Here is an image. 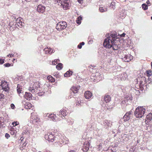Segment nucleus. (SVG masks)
Segmentation results:
<instances>
[{
    "label": "nucleus",
    "instance_id": "1",
    "mask_svg": "<svg viewBox=\"0 0 152 152\" xmlns=\"http://www.w3.org/2000/svg\"><path fill=\"white\" fill-rule=\"evenodd\" d=\"M117 36L116 32H114L107 34V38L105 39L103 45L104 47L108 48H112L114 50H117L118 49L116 42Z\"/></svg>",
    "mask_w": 152,
    "mask_h": 152
},
{
    "label": "nucleus",
    "instance_id": "2",
    "mask_svg": "<svg viewBox=\"0 0 152 152\" xmlns=\"http://www.w3.org/2000/svg\"><path fill=\"white\" fill-rule=\"evenodd\" d=\"M145 110L143 107L139 106L136 108L134 115L137 118H142L145 114Z\"/></svg>",
    "mask_w": 152,
    "mask_h": 152
},
{
    "label": "nucleus",
    "instance_id": "3",
    "mask_svg": "<svg viewBox=\"0 0 152 152\" xmlns=\"http://www.w3.org/2000/svg\"><path fill=\"white\" fill-rule=\"evenodd\" d=\"M54 1L55 4L58 3V4L59 5V3H60L64 10L68 9L69 0H54Z\"/></svg>",
    "mask_w": 152,
    "mask_h": 152
},
{
    "label": "nucleus",
    "instance_id": "4",
    "mask_svg": "<svg viewBox=\"0 0 152 152\" xmlns=\"http://www.w3.org/2000/svg\"><path fill=\"white\" fill-rule=\"evenodd\" d=\"M67 26L66 22L62 21L58 22L56 25V28L58 31H60L65 29Z\"/></svg>",
    "mask_w": 152,
    "mask_h": 152
},
{
    "label": "nucleus",
    "instance_id": "5",
    "mask_svg": "<svg viewBox=\"0 0 152 152\" xmlns=\"http://www.w3.org/2000/svg\"><path fill=\"white\" fill-rule=\"evenodd\" d=\"M1 88L5 91H8L9 89L8 83L6 81L0 80V88Z\"/></svg>",
    "mask_w": 152,
    "mask_h": 152
},
{
    "label": "nucleus",
    "instance_id": "6",
    "mask_svg": "<svg viewBox=\"0 0 152 152\" xmlns=\"http://www.w3.org/2000/svg\"><path fill=\"white\" fill-rule=\"evenodd\" d=\"M54 136L53 135L49 132L47 133L45 136V138L46 140L52 142H54Z\"/></svg>",
    "mask_w": 152,
    "mask_h": 152
},
{
    "label": "nucleus",
    "instance_id": "7",
    "mask_svg": "<svg viewBox=\"0 0 152 152\" xmlns=\"http://www.w3.org/2000/svg\"><path fill=\"white\" fill-rule=\"evenodd\" d=\"M133 114L131 113L130 112L127 113L124 116L123 119L124 121H126L130 119L132 116Z\"/></svg>",
    "mask_w": 152,
    "mask_h": 152
},
{
    "label": "nucleus",
    "instance_id": "8",
    "mask_svg": "<svg viewBox=\"0 0 152 152\" xmlns=\"http://www.w3.org/2000/svg\"><path fill=\"white\" fill-rule=\"evenodd\" d=\"M133 58V56L131 55H129L128 56L125 55L124 57L122 58V59L124 61L126 62L130 61Z\"/></svg>",
    "mask_w": 152,
    "mask_h": 152
},
{
    "label": "nucleus",
    "instance_id": "9",
    "mask_svg": "<svg viewBox=\"0 0 152 152\" xmlns=\"http://www.w3.org/2000/svg\"><path fill=\"white\" fill-rule=\"evenodd\" d=\"M68 110L66 107H64L62 110H61L60 111V112L59 113V115L61 114L64 117L65 116H66L68 114V112H67Z\"/></svg>",
    "mask_w": 152,
    "mask_h": 152
},
{
    "label": "nucleus",
    "instance_id": "10",
    "mask_svg": "<svg viewBox=\"0 0 152 152\" xmlns=\"http://www.w3.org/2000/svg\"><path fill=\"white\" fill-rule=\"evenodd\" d=\"M80 87L79 86H73L71 88V90L73 94L72 93H71V95L73 94H75L77 93L78 90Z\"/></svg>",
    "mask_w": 152,
    "mask_h": 152
},
{
    "label": "nucleus",
    "instance_id": "11",
    "mask_svg": "<svg viewBox=\"0 0 152 152\" xmlns=\"http://www.w3.org/2000/svg\"><path fill=\"white\" fill-rule=\"evenodd\" d=\"M24 97L25 99L28 100L32 99V94L30 93L25 92Z\"/></svg>",
    "mask_w": 152,
    "mask_h": 152
},
{
    "label": "nucleus",
    "instance_id": "12",
    "mask_svg": "<svg viewBox=\"0 0 152 152\" xmlns=\"http://www.w3.org/2000/svg\"><path fill=\"white\" fill-rule=\"evenodd\" d=\"M92 96L91 93L89 91H86L84 94V96L87 99H89Z\"/></svg>",
    "mask_w": 152,
    "mask_h": 152
},
{
    "label": "nucleus",
    "instance_id": "13",
    "mask_svg": "<svg viewBox=\"0 0 152 152\" xmlns=\"http://www.w3.org/2000/svg\"><path fill=\"white\" fill-rule=\"evenodd\" d=\"M45 9V7L41 5H39L37 7V11L40 13H42Z\"/></svg>",
    "mask_w": 152,
    "mask_h": 152
},
{
    "label": "nucleus",
    "instance_id": "14",
    "mask_svg": "<svg viewBox=\"0 0 152 152\" xmlns=\"http://www.w3.org/2000/svg\"><path fill=\"white\" fill-rule=\"evenodd\" d=\"M45 53V54H51L53 53H54L53 50H52L50 48H45L44 50Z\"/></svg>",
    "mask_w": 152,
    "mask_h": 152
},
{
    "label": "nucleus",
    "instance_id": "15",
    "mask_svg": "<svg viewBox=\"0 0 152 152\" xmlns=\"http://www.w3.org/2000/svg\"><path fill=\"white\" fill-rule=\"evenodd\" d=\"M22 86H20V85L19 84H18L17 91L19 96H22L20 94V93L21 94L22 93Z\"/></svg>",
    "mask_w": 152,
    "mask_h": 152
},
{
    "label": "nucleus",
    "instance_id": "16",
    "mask_svg": "<svg viewBox=\"0 0 152 152\" xmlns=\"http://www.w3.org/2000/svg\"><path fill=\"white\" fill-rule=\"evenodd\" d=\"M54 142H62V141L61 140H62L61 137H60V135H57L54 137Z\"/></svg>",
    "mask_w": 152,
    "mask_h": 152
},
{
    "label": "nucleus",
    "instance_id": "17",
    "mask_svg": "<svg viewBox=\"0 0 152 152\" xmlns=\"http://www.w3.org/2000/svg\"><path fill=\"white\" fill-rule=\"evenodd\" d=\"M104 101L106 103L109 102L110 100V97L109 95H106L104 97Z\"/></svg>",
    "mask_w": 152,
    "mask_h": 152
},
{
    "label": "nucleus",
    "instance_id": "18",
    "mask_svg": "<svg viewBox=\"0 0 152 152\" xmlns=\"http://www.w3.org/2000/svg\"><path fill=\"white\" fill-rule=\"evenodd\" d=\"M24 104L25 106V108L26 109H30L32 107V104L28 102H26Z\"/></svg>",
    "mask_w": 152,
    "mask_h": 152
},
{
    "label": "nucleus",
    "instance_id": "19",
    "mask_svg": "<svg viewBox=\"0 0 152 152\" xmlns=\"http://www.w3.org/2000/svg\"><path fill=\"white\" fill-rule=\"evenodd\" d=\"M49 115L50 116H49V118L50 119V120L53 121H56V115L52 114H51L50 115Z\"/></svg>",
    "mask_w": 152,
    "mask_h": 152
},
{
    "label": "nucleus",
    "instance_id": "20",
    "mask_svg": "<svg viewBox=\"0 0 152 152\" xmlns=\"http://www.w3.org/2000/svg\"><path fill=\"white\" fill-rule=\"evenodd\" d=\"M110 121L108 120H105L104 121L103 124L107 127V126H110L111 124L110 123Z\"/></svg>",
    "mask_w": 152,
    "mask_h": 152
},
{
    "label": "nucleus",
    "instance_id": "21",
    "mask_svg": "<svg viewBox=\"0 0 152 152\" xmlns=\"http://www.w3.org/2000/svg\"><path fill=\"white\" fill-rule=\"evenodd\" d=\"M37 83H36L34 84V87H33V88H32L31 87H30L29 90L31 91V92L33 93L35 91V89H36V88L37 87L36 86V85Z\"/></svg>",
    "mask_w": 152,
    "mask_h": 152
},
{
    "label": "nucleus",
    "instance_id": "22",
    "mask_svg": "<svg viewBox=\"0 0 152 152\" xmlns=\"http://www.w3.org/2000/svg\"><path fill=\"white\" fill-rule=\"evenodd\" d=\"M47 79L49 80V81H50L51 82H54L55 81V79L52 76H49L47 77Z\"/></svg>",
    "mask_w": 152,
    "mask_h": 152
},
{
    "label": "nucleus",
    "instance_id": "23",
    "mask_svg": "<svg viewBox=\"0 0 152 152\" xmlns=\"http://www.w3.org/2000/svg\"><path fill=\"white\" fill-rule=\"evenodd\" d=\"M107 8L105 7H100L99 10L101 12H104L107 10Z\"/></svg>",
    "mask_w": 152,
    "mask_h": 152
},
{
    "label": "nucleus",
    "instance_id": "24",
    "mask_svg": "<svg viewBox=\"0 0 152 152\" xmlns=\"http://www.w3.org/2000/svg\"><path fill=\"white\" fill-rule=\"evenodd\" d=\"M72 72L68 71L64 74V76L65 77H69L72 75Z\"/></svg>",
    "mask_w": 152,
    "mask_h": 152
},
{
    "label": "nucleus",
    "instance_id": "25",
    "mask_svg": "<svg viewBox=\"0 0 152 152\" xmlns=\"http://www.w3.org/2000/svg\"><path fill=\"white\" fill-rule=\"evenodd\" d=\"M82 20V17L80 16L77 18L76 22L78 24H80L81 23V20Z\"/></svg>",
    "mask_w": 152,
    "mask_h": 152
},
{
    "label": "nucleus",
    "instance_id": "26",
    "mask_svg": "<svg viewBox=\"0 0 152 152\" xmlns=\"http://www.w3.org/2000/svg\"><path fill=\"white\" fill-rule=\"evenodd\" d=\"M115 3L114 2H113L111 3L110 5V7L113 10H114L115 8Z\"/></svg>",
    "mask_w": 152,
    "mask_h": 152
},
{
    "label": "nucleus",
    "instance_id": "27",
    "mask_svg": "<svg viewBox=\"0 0 152 152\" xmlns=\"http://www.w3.org/2000/svg\"><path fill=\"white\" fill-rule=\"evenodd\" d=\"M63 64L61 63L58 64L56 66V68L58 70H60L62 68Z\"/></svg>",
    "mask_w": 152,
    "mask_h": 152
},
{
    "label": "nucleus",
    "instance_id": "28",
    "mask_svg": "<svg viewBox=\"0 0 152 152\" xmlns=\"http://www.w3.org/2000/svg\"><path fill=\"white\" fill-rule=\"evenodd\" d=\"M96 75L97 76V80H101L102 79V77L101 75H102V74H100L99 73H96Z\"/></svg>",
    "mask_w": 152,
    "mask_h": 152
},
{
    "label": "nucleus",
    "instance_id": "29",
    "mask_svg": "<svg viewBox=\"0 0 152 152\" xmlns=\"http://www.w3.org/2000/svg\"><path fill=\"white\" fill-rule=\"evenodd\" d=\"M146 73L147 75V76L148 77H150L152 74V70H148L146 72Z\"/></svg>",
    "mask_w": 152,
    "mask_h": 152
},
{
    "label": "nucleus",
    "instance_id": "30",
    "mask_svg": "<svg viewBox=\"0 0 152 152\" xmlns=\"http://www.w3.org/2000/svg\"><path fill=\"white\" fill-rule=\"evenodd\" d=\"M142 8L143 10H146L148 8V6L147 5L145 4H143L142 5Z\"/></svg>",
    "mask_w": 152,
    "mask_h": 152
},
{
    "label": "nucleus",
    "instance_id": "31",
    "mask_svg": "<svg viewBox=\"0 0 152 152\" xmlns=\"http://www.w3.org/2000/svg\"><path fill=\"white\" fill-rule=\"evenodd\" d=\"M124 76H123L122 77H121V79L122 80H124L126 79L127 76V75L126 73H124L123 74Z\"/></svg>",
    "mask_w": 152,
    "mask_h": 152
},
{
    "label": "nucleus",
    "instance_id": "32",
    "mask_svg": "<svg viewBox=\"0 0 152 152\" xmlns=\"http://www.w3.org/2000/svg\"><path fill=\"white\" fill-rule=\"evenodd\" d=\"M89 142H88L87 144L85 146L86 144H85L84 145V147H86V151H88L89 149L88 147L89 146Z\"/></svg>",
    "mask_w": 152,
    "mask_h": 152
},
{
    "label": "nucleus",
    "instance_id": "33",
    "mask_svg": "<svg viewBox=\"0 0 152 152\" xmlns=\"http://www.w3.org/2000/svg\"><path fill=\"white\" fill-rule=\"evenodd\" d=\"M64 140H65V141H64V140H63V142L64 144H66L68 143L69 140L67 138H65Z\"/></svg>",
    "mask_w": 152,
    "mask_h": 152
},
{
    "label": "nucleus",
    "instance_id": "34",
    "mask_svg": "<svg viewBox=\"0 0 152 152\" xmlns=\"http://www.w3.org/2000/svg\"><path fill=\"white\" fill-rule=\"evenodd\" d=\"M4 98V95L3 94H0V101H1Z\"/></svg>",
    "mask_w": 152,
    "mask_h": 152
},
{
    "label": "nucleus",
    "instance_id": "35",
    "mask_svg": "<svg viewBox=\"0 0 152 152\" xmlns=\"http://www.w3.org/2000/svg\"><path fill=\"white\" fill-rule=\"evenodd\" d=\"M19 124V122H14L12 124L14 126H15L18 125Z\"/></svg>",
    "mask_w": 152,
    "mask_h": 152
},
{
    "label": "nucleus",
    "instance_id": "36",
    "mask_svg": "<svg viewBox=\"0 0 152 152\" xmlns=\"http://www.w3.org/2000/svg\"><path fill=\"white\" fill-rule=\"evenodd\" d=\"M4 60L5 59H4L0 58V64H3L4 63Z\"/></svg>",
    "mask_w": 152,
    "mask_h": 152
},
{
    "label": "nucleus",
    "instance_id": "37",
    "mask_svg": "<svg viewBox=\"0 0 152 152\" xmlns=\"http://www.w3.org/2000/svg\"><path fill=\"white\" fill-rule=\"evenodd\" d=\"M17 26L20 27H21L23 25L22 21H20V22L19 23H17Z\"/></svg>",
    "mask_w": 152,
    "mask_h": 152
},
{
    "label": "nucleus",
    "instance_id": "38",
    "mask_svg": "<svg viewBox=\"0 0 152 152\" xmlns=\"http://www.w3.org/2000/svg\"><path fill=\"white\" fill-rule=\"evenodd\" d=\"M14 129V128L10 130V133L12 135H13L15 133V131Z\"/></svg>",
    "mask_w": 152,
    "mask_h": 152
},
{
    "label": "nucleus",
    "instance_id": "39",
    "mask_svg": "<svg viewBox=\"0 0 152 152\" xmlns=\"http://www.w3.org/2000/svg\"><path fill=\"white\" fill-rule=\"evenodd\" d=\"M20 21H21V19H20V18H18L16 20V23H19L20 22Z\"/></svg>",
    "mask_w": 152,
    "mask_h": 152
},
{
    "label": "nucleus",
    "instance_id": "40",
    "mask_svg": "<svg viewBox=\"0 0 152 152\" xmlns=\"http://www.w3.org/2000/svg\"><path fill=\"white\" fill-rule=\"evenodd\" d=\"M11 65V64L9 63H7L4 64V66L6 67H9Z\"/></svg>",
    "mask_w": 152,
    "mask_h": 152
},
{
    "label": "nucleus",
    "instance_id": "41",
    "mask_svg": "<svg viewBox=\"0 0 152 152\" xmlns=\"http://www.w3.org/2000/svg\"><path fill=\"white\" fill-rule=\"evenodd\" d=\"M152 116V114L151 113H149L148 115L146 116V118H149L150 117L151 118V117Z\"/></svg>",
    "mask_w": 152,
    "mask_h": 152
},
{
    "label": "nucleus",
    "instance_id": "42",
    "mask_svg": "<svg viewBox=\"0 0 152 152\" xmlns=\"http://www.w3.org/2000/svg\"><path fill=\"white\" fill-rule=\"evenodd\" d=\"M98 148H97L99 150H100L102 148V146L101 144L99 145H98Z\"/></svg>",
    "mask_w": 152,
    "mask_h": 152
},
{
    "label": "nucleus",
    "instance_id": "43",
    "mask_svg": "<svg viewBox=\"0 0 152 152\" xmlns=\"http://www.w3.org/2000/svg\"><path fill=\"white\" fill-rule=\"evenodd\" d=\"M45 93L44 92H41L38 93V95L39 96H42L44 95Z\"/></svg>",
    "mask_w": 152,
    "mask_h": 152
},
{
    "label": "nucleus",
    "instance_id": "44",
    "mask_svg": "<svg viewBox=\"0 0 152 152\" xmlns=\"http://www.w3.org/2000/svg\"><path fill=\"white\" fill-rule=\"evenodd\" d=\"M52 63V64L53 65H55L56 64L57 62H56V60H54V61H53Z\"/></svg>",
    "mask_w": 152,
    "mask_h": 152
},
{
    "label": "nucleus",
    "instance_id": "45",
    "mask_svg": "<svg viewBox=\"0 0 152 152\" xmlns=\"http://www.w3.org/2000/svg\"><path fill=\"white\" fill-rule=\"evenodd\" d=\"M10 107L11 108L14 109L15 108V106L13 104H10Z\"/></svg>",
    "mask_w": 152,
    "mask_h": 152
},
{
    "label": "nucleus",
    "instance_id": "46",
    "mask_svg": "<svg viewBox=\"0 0 152 152\" xmlns=\"http://www.w3.org/2000/svg\"><path fill=\"white\" fill-rule=\"evenodd\" d=\"M5 137L7 138L8 139L10 137V136L8 133H6L5 135Z\"/></svg>",
    "mask_w": 152,
    "mask_h": 152
},
{
    "label": "nucleus",
    "instance_id": "47",
    "mask_svg": "<svg viewBox=\"0 0 152 152\" xmlns=\"http://www.w3.org/2000/svg\"><path fill=\"white\" fill-rule=\"evenodd\" d=\"M50 115V114L49 113H46L45 114V117H48V118H49V116H50L49 115Z\"/></svg>",
    "mask_w": 152,
    "mask_h": 152
},
{
    "label": "nucleus",
    "instance_id": "48",
    "mask_svg": "<svg viewBox=\"0 0 152 152\" xmlns=\"http://www.w3.org/2000/svg\"><path fill=\"white\" fill-rule=\"evenodd\" d=\"M82 45L80 43L78 45L77 47L79 49H81L82 48Z\"/></svg>",
    "mask_w": 152,
    "mask_h": 152
},
{
    "label": "nucleus",
    "instance_id": "49",
    "mask_svg": "<svg viewBox=\"0 0 152 152\" xmlns=\"http://www.w3.org/2000/svg\"><path fill=\"white\" fill-rule=\"evenodd\" d=\"M27 132H28V131L26 130H24L23 132H22V134H26L27 133Z\"/></svg>",
    "mask_w": 152,
    "mask_h": 152
},
{
    "label": "nucleus",
    "instance_id": "50",
    "mask_svg": "<svg viewBox=\"0 0 152 152\" xmlns=\"http://www.w3.org/2000/svg\"><path fill=\"white\" fill-rule=\"evenodd\" d=\"M78 1L80 4H82L83 3V0H78Z\"/></svg>",
    "mask_w": 152,
    "mask_h": 152
},
{
    "label": "nucleus",
    "instance_id": "51",
    "mask_svg": "<svg viewBox=\"0 0 152 152\" xmlns=\"http://www.w3.org/2000/svg\"><path fill=\"white\" fill-rule=\"evenodd\" d=\"M126 35V34L125 33H123L122 34L120 35L121 37H124L125 36V35Z\"/></svg>",
    "mask_w": 152,
    "mask_h": 152
},
{
    "label": "nucleus",
    "instance_id": "52",
    "mask_svg": "<svg viewBox=\"0 0 152 152\" xmlns=\"http://www.w3.org/2000/svg\"><path fill=\"white\" fill-rule=\"evenodd\" d=\"M14 56V54H10V58H12L13 56Z\"/></svg>",
    "mask_w": 152,
    "mask_h": 152
},
{
    "label": "nucleus",
    "instance_id": "53",
    "mask_svg": "<svg viewBox=\"0 0 152 152\" xmlns=\"http://www.w3.org/2000/svg\"><path fill=\"white\" fill-rule=\"evenodd\" d=\"M70 123H69V124L72 125L73 123V121H70Z\"/></svg>",
    "mask_w": 152,
    "mask_h": 152
},
{
    "label": "nucleus",
    "instance_id": "54",
    "mask_svg": "<svg viewBox=\"0 0 152 152\" xmlns=\"http://www.w3.org/2000/svg\"><path fill=\"white\" fill-rule=\"evenodd\" d=\"M146 3L147 4H150V1L149 0H148L146 2Z\"/></svg>",
    "mask_w": 152,
    "mask_h": 152
},
{
    "label": "nucleus",
    "instance_id": "55",
    "mask_svg": "<svg viewBox=\"0 0 152 152\" xmlns=\"http://www.w3.org/2000/svg\"><path fill=\"white\" fill-rule=\"evenodd\" d=\"M80 44H81V45H84L85 43L84 42H82L80 43Z\"/></svg>",
    "mask_w": 152,
    "mask_h": 152
},
{
    "label": "nucleus",
    "instance_id": "56",
    "mask_svg": "<svg viewBox=\"0 0 152 152\" xmlns=\"http://www.w3.org/2000/svg\"><path fill=\"white\" fill-rule=\"evenodd\" d=\"M69 152H75V151L74 150H70Z\"/></svg>",
    "mask_w": 152,
    "mask_h": 152
},
{
    "label": "nucleus",
    "instance_id": "57",
    "mask_svg": "<svg viewBox=\"0 0 152 152\" xmlns=\"http://www.w3.org/2000/svg\"><path fill=\"white\" fill-rule=\"evenodd\" d=\"M56 61L57 62L58 61H59V59H56Z\"/></svg>",
    "mask_w": 152,
    "mask_h": 152
},
{
    "label": "nucleus",
    "instance_id": "58",
    "mask_svg": "<svg viewBox=\"0 0 152 152\" xmlns=\"http://www.w3.org/2000/svg\"><path fill=\"white\" fill-rule=\"evenodd\" d=\"M25 0L29 2V1H30L31 0Z\"/></svg>",
    "mask_w": 152,
    "mask_h": 152
},
{
    "label": "nucleus",
    "instance_id": "59",
    "mask_svg": "<svg viewBox=\"0 0 152 152\" xmlns=\"http://www.w3.org/2000/svg\"><path fill=\"white\" fill-rule=\"evenodd\" d=\"M10 54H9V55H8L7 56L8 57H10L9 56H10Z\"/></svg>",
    "mask_w": 152,
    "mask_h": 152
},
{
    "label": "nucleus",
    "instance_id": "60",
    "mask_svg": "<svg viewBox=\"0 0 152 152\" xmlns=\"http://www.w3.org/2000/svg\"><path fill=\"white\" fill-rule=\"evenodd\" d=\"M1 33H1V30H0V36L1 35Z\"/></svg>",
    "mask_w": 152,
    "mask_h": 152
},
{
    "label": "nucleus",
    "instance_id": "61",
    "mask_svg": "<svg viewBox=\"0 0 152 152\" xmlns=\"http://www.w3.org/2000/svg\"><path fill=\"white\" fill-rule=\"evenodd\" d=\"M23 137H21V138H20V139H21V140H23Z\"/></svg>",
    "mask_w": 152,
    "mask_h": 152
},
{
    "label": "nucleus",
    "instance_id": "62",
    "mask_svg": "<svg viewBox=\"0 0 152 152\" xmlns=\"http://www.w3.org/2000/svg\"><path fill=\"white\" fill-rule=\"evenodd\" d=\"M15 58H14L13 59V61H15Z\"/></svg>",
    "mask_w": 152,
    "mask_h": 152
},
{
    "label": "nucleus",
    "instance_id": "63",
    "mask_svg": "<svg viewBox=\"0 0 152 152\" xmlns=\"http://www.w3.org/2000/svg\"><path fill=\"white\" fill-rule=\"evenodd\" d=\"M151 68L152 69V62L151 63Z\"/></svg>",
    "mask_w": 152,
    "mask_h": 152
},
{
    "label": "nucleus",
    "instance_id": "64",
    "mask_svg": "<svg viewBox=\"0 0 152 152\" xmlns=\"http://www.w3.org/2000/svg\"><path fill=\"white\" fill-rule=\"evenodd\" d=\"M120 14H124V13H123V12H121Z\"/></svg>",
    "mask_w": 152,
    "mask_h": 152
}]
</instances>
